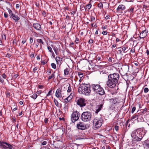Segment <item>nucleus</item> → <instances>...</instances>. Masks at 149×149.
<instances>
[{
  "label": "nucleus",
  "instance_id": "nucleus-17",
  "mask_svg": "<svg viewBox=\"0 0 149 149\" xmlns=\"http://www.w3.org/2000/svg\"><path fill=\"white\" fill-rule=\"evenodd\" d=\"M10 18H13V20H14L16 22L18 21L20 19L19 17L17 15H16L14 14L12 15V16Z\"/></svg>",
  "mask_w": 149,
  "mask_h": 149
},
{
  "label": "nucleus",
  "instance_id": "nucleus-55",
  "mask_svg": "<svg viewBox=\"0 0 149 149\" xmlns=\"http://www.w3.org/2000/svg\"><path fill=\"white\" fill-rule=\"evenodd\" d=\"M101 58V57L99 56L97 57V59L99 61L100 60Z\"/></svg>",
  "mask_w": 149,
  "mask_h": 149
},
{
  "label": "nucleus",
  "instance_id": "nucleus-3",
  "mask_svg": "<svg viewBox=\"0 0 149 149\" xmlns=\"http://www.w3.org/2000/svg\"><path fill=\"white\" fill-rule=\"evenodd\" d=\"M102 120L101 118H95L93 122V128L96 130L100 127L102 125Z\"/></svg>",
  "mask_w": 149,
  "mask_h": 149
},
{
  "label": "nucleus",
  "instance_id": "nucleus-34",
  "mask_svg": "<svg viewBox=\"0 0 149 149\" xmlns=\"http://www.w3.org/2000/svg\"><path fill=\"white\" fill-rule=\"evenodd\" d=\"M71 87L70 86V84H69V86L68 87V88L67 90V92L68 93H69L71 92Z\"/></svg>",
  "mask_w": 149,
  "mask_h": 149
},
{
  "label": "nucleus",
  "instance_id": "nucleus-18",
  "mask_svg": "<svg viewBox=\"0 0 149 149\" xmlns=\"http://www.w3.org/2000/svg\"><path fill=\"white\" fill-rule=\"evenodd\" d=\"M92 6V5L90 4H88L87 5L85 8V9L86 10L89 11L90 9L91 8Z\"/></svg>",
  "mask_w": 149,
  "mask_h": 149
},
{
  "label": "nucleus",
  "instance_id": "nucleus-9",
  "mask_svg": "<svg viewBox=\"0 0 149 149\" xmlns=\"http://www.w3.org/2000/svg\"><path fill=\"white\" fill-rule=\"evenodd\" d=\"M77 127L78 129L82 130H85L87 128L86 125L82 122H80L77 124Z\"/></svg>",
  "mask_w": 149,
  "mask_h": 149
},
{
  "label": "nucleus",
  "instance_id": "nucleus-35",
  "mask_svg": "<svg viewBox=\"0 0 149 149\" xmlns=\"http://www.w3.org/2000/svg\"><path fill=\"white\" fill-rule=\"evenodd\" d=\"M149 91V90L147 88H145L144 89V91L145 93H147Z\"/></svg>",
  "mask_w": 149,
  "mask_h": 149
},
{
  "label": "nucleus",
  "instance_id": "nucleus-7",
  "mask_svg": "<svg viewBox=\"0 0 149 149\" xmlns=\"http://www.w3.org/2000/svg\"><path fill=\"white\" fill-rule=\"evenodd\" d=\"M137 132L136 130H135L133 131L132 134H131V136L132 138H133L134 140L135 141H140L142 138V136L141 137H139L136 134V132Z\"/></svg>",
  "mask_w": 149,
  "mask_h": 149
},
{
  "label": "nucleus",
  "instance_id": "nucleus-11",
  "mask_svg": "<svg viewBox=\"0 0 149 149\" xmlns=\"http://www.w3.org/2000/svg\"><path fill=\"white\" fill-rule=\"evenodd\" d=\"M126 8L125 6L123 4L119 5L116 9L117 11L119 12H122V10H125Z\"/></svg>",
  "mask_w": 149,
  "mask_h": 149
},
{
  "label": "nucleus",
  "instance_id": "nucleus-6",
  "mask_svg": "<svg viewBox=\"0 0 149 149\" xmlns=\"http://www.w3.org/2000/svg\"><path fill=\"white\" fill-rule=\"evenodd\" d=\"M0 146L4 149H12L13 146L9 143L0 141Z\"/></svg>",
  "mask_w": 149,
  "mask_h": 149
},
{
  "label": "nucleus",
  "instance_id": "nucleus-48",
  "mask_svg": "<svg viewBox=\"0 0 149 149\" xmlns=\"http://www.w3.org/2000/svg\"><path fill=\"white\" fill-rule=\"evenodd\" d=\"M52 92V90H51L50 91H49V92L48 93H47V96H48L49 95H50V93H51Z\"/></svg>",
  "mask_w": 149,
  "mask_h": 149
},
{
  "label": "nucleus",
  "instance_id": "nucleus-21",
  "mask_svg": "<svg viewBox=\"0 0 149 149\" xmlns=\"http://www.w3.org/2000/svg\"><path fill=\"white\" fill-rule=\"evenodd\" d=\"M72 98L70 96H68L64 100L65 102L66 103L68 102Z\"/></svg>",
  "mask_w": 149,
  "mask_h": 149
},
{
  "label": "nucleus",
  "instance_id": "nucleus-59",
  "mask_svg": "<svg viewBox=\"0 0 149 149\" xmlns=\"http://www.w3.org/2000/svg\"><path fill=\"white\" fill-rule=\"evenodd\" d=\"M37 70V68L36 67H35L33 69V71L35 72Z\"/></svg>",
  "mask_w": 149,
  "mask_h": 149
},
{
  "label": "nucleus",
  "instance_id": "nucleus-39",
  "mask_svg": "<svg viewBox=\"0 0 149 149\" xmlns=\"http://www.w3.org/2000/svg\"><path fill=\"white\" fill-rule=\"evenodd\" d=\"M33 38H30L29 42L31 44L33 42Z\"/></svg>",
  "mask_w": 149,
  "mask_h": 149
},
{
  "label": "nucleus",
  "instance_id": "nucleus-19",
  "mask_svg": "<svg viewBox=\"0 0 149 149\" xmlns=\"http://www.w3.org/2000/svg\"><path fill=\"white\" fill-rule=\"evenodd\" d=\"M6 8L8 10L9 14V16H10V18L12 16V15H13L14 14L13 13L12 11L8 7H6Z\"/></svg>",
  "mask_w": 149,
  "mask_h": 149
},
{
  "label": "nucleus",
  "instance_id": "nucleus-56",
  "mask_svg": "<svg viewBox=\"0 0 149 149\" xmlns=\"http://www.w3.org/2000/svg\"><path fill=\"white\" fill-rule=\"evenodd\" d=\"M131 52L132 53H134L135 52V49H132L131 50Z\"/></svg>",
  "mask_w": 149,
  "mask_h": 149
},
{
  "label": "nucleus",
  "instance_id": "nucleus-46",
  "mask_svg": "<svg viewBox=\"0 0 149 149\" xmlns=\"http://www.w3.org/2000/svg\"><path fill=\"white\" fill-rule=\"evenodd\" d=\"M4 17L5 18H7L8 17V15L6 13H5L4 14Z\"/></svg>",
  "mask_w": 149,
  "mask_h": 149
},
{
  "label": "nucleus",
  "instance_id": "nucleus-47",
  "mask_svg": "<svg viewBox=\"0 0 149 149\" xmlns=\"http://www.w3.org/2000/svg\"><path fill=\"white\" fill-rule=\"evenodd\" d=\"M47 143V141H44L42 143V145L44 146Z\"/></svg>",
  "mask_w": 149,
  "mask_h": 149
},
{
  "label": "nucleus",
  "instance_id": "nucleus-2",
  "mask_svg": "<svg viewBox=\"0 0 149 149\" xmlns=\"http://www.w3.org/2000/svg\"><path fill=\"white\" fill-rule=\"evenodd\" d=\"M79 93L84 94L86 95H89L90 94L91 90L90 87L88 85L86 86L85 84H81L78 89Z\"/></svg>",
  "mask_w": 149,
  "mask_h": 149
},
{
  "label": "nucleus",
  "instance_id": "nucleus-42",
  "mask_svg": "<svg viewBox=\"0 0 149 149\" xmlns=\"http://www.w3.org/2000/svg\"><path fill=\"white\" fill-rule=\"evenodd\" d=\"M93 42V40L92 39H90L88 41V43L90 44H92Z\"/></svg>",
  "mask_w": 149,
  "mask_h": 149
},
{
  "label": "nucleus",
  "instance_id": "nucleus-31",
  "mask_svg": "<svg viewBox=\"0 0 149 149\" xmlns=\"http://www.w3.org/2000/svg\"><path fill=\"white\" fill-rule=\"evenodd\" d=\"M54 73H53L50 76H49V77H48V80L51 79L52 78H53L54 77Z\"/></svg>",
  "mask_w": 149,
  "mask_h": 149
},
{
  "label": "nucleus",
  "instance_id": "nucleus-32",
  "mask_svg": "<svg viewBox=\"0 0 149 149\" xmlns=\"http://www.w3.org/2000/svg\"><path fill=\"white\" fill-rule=\"evenodd\" d=\"M51 65L52 67L53 68H54V69H55L56 68V65L55 63H52L51 64Z\"/></svg>",
  "mask_w": 149,
  "mask_h": 149
},
{
  "label": "nucleus",
  "instance_id": "nucleus-29",
  "mask_svg": "<svg viewBox=\"0 0 149 149\" xmlns=\"http://www.w3.org/2000/svg\"><path fill=\"white\" fill-rule=\"evenodd\" d=\"M103 4L101 3H98L97 5L98 7L100 8H103Z\"/></svg>",
  "mask_w": 149,
  "mask_h": 149
},
{
  "label": "nucleus",
  "instance_id": "nucleus-8",
  "mask_svg": "<svg viewBox=\"0 0 149 149\" xmlns=\"http://www.w3.org/2000/svg\"><path fill=\"white\" fill-rule=\"evenodd\" d=\"M77 104L81 107H84L86 105V101L84 99L81 98L77 100Z\"/></svg>",
  "mask_w": 149,
  "mask_h": 149
},
{
  "label": "nucleus",
  "instance_id": "nucleus-57",
  "mask_svg": "<svg viewBox=\"0 0 149 149\" xmlns=\"http://www.w3.org/2000/svg\"><path fill=\"white\" fill-rule=\"evenodd\" d=\"M36 6L37 7H38L39 6V4L37 2H36Z\"/></svg>",
  "mask_w": 149,
  "mask_h": 149
},
{
  "label": "nucleus",
  "instance_id": "nucleus-12",
  "mask_svg": "<svg viewBox=\"0 0 149 149\" xmlns=\"http://www.w3.org/2000/svg\"><path fill=\"white\" fill-rule=\"evenodd\" d=\"M148 31L145 30L142 32L140 35V37L141 38H145L147 35Z\"/></svg>",
  "mask_w": 149,
  "mask_h": 149
},
{
  "label": "nucleus",
  "instance_id": "nucleus-60",
  "mask_svg": "<svg viewBox=\"0 0 149 149\" xmlns=\"http://www.w3.org/2000/svg\"><path fill=\"white\" fill-rule=\"evenodd\" d=\"M109 15H107L106 16V17H105V19H107L109 18Z\"/></svg>",
  "mask_w": 149,
  "mask_h": 149
},
{
  "label": "nucleus",
  "instance_id": "nucleus-52",
  "mask_svg": "<svg viewBox=\"0 0 149 149\" xmlns=\"http://www.w3.org/2000/svg\"><path fill=\"white\" fill-rule=\"evenodd\" d=\"M3 80L0 77V82H1V83H3Z\"/></svg>",
  "mask_w": 149,
  "mask_h": 149
},
{
  "label": "nucleus",
  "instance_id": "nucleus-28",
  "mask_svg": "<svg viewBox=\"0 0 149 149\" xmlns=\"http://www.w3.org/2000/svg\"><path fill=\"white\" fill-rule=\"evenodd\" d=\"M31 97L32 98L36 99L37 97V95L36 94H33Z\"/></svg>",
  "mask_w": 149,
  "mask_h": 149
},
{
  "label": "nucleus",
  "instance_id": "nucleus-49",
  "mask_svg": "<svg viewBox=\"0 0 149 149\" xmlns=\"http://www.w3.org/2000/svg\"><path fill=\"white\" fill-rule=\"evenodd\" d=\"M41 92H42V91H37V93H36L38 94V95H40V94H41Z\"/></svg>",
  "mask_w": 149,
  "mask_h": 149
},
{
  "label": "nucleus",
  "instance_id": "nucleus-63",
  "mask_svg": "<svg viewBox=\"0 0 149 149\" xmlns=\"http://www.w3.org/2000/svg\"><path fill=\"white\" fill-rule=\"evenodd\" d=\"M36 58H37V60H39L40 59V56H37Z\"/></svg>",
  "mask_w": 149,
  "mask_h": 149
},
{
  "label": "nucleus",
  "instance_id": "nucleus-14",
  "mask_svg": "<svg viewBox=\"0 0 149 149\" xmlns=\"http://www.w3.org/2000/svg\"><path fill=\"white\" fill-rule=\"evenodd\" d=\"M96 93L100 95H103L105 94V93L103 88L100 87Z\"/></svg>",
  "mask_w": 149,
  "mask_h": 149
},
{
  "label": "nucleus",
  "instance_id": "nucleus-22",
  "mask_svg": "<svg viewBox=\"0 0 149 149\" xmlns=\"http://www.w3.org/2000/svg\"><path fill=\"white\" fill-rule=\"evenodd\" d=\"M69 72V70L68 68H66L64 70V74L65 75H67L68 74Z\"/></svg>",
  "mask_w": 149,
  "mask_h": 149
},
{
  "label": "nucleus",
  "instance_id": "nucleus-41",
  "mask_svg": "<svg viewBox=\"0 0 149 149\" xmlns=\"http://www.w3.org/2000/svg\"><path fill=\"white\" fill-rule=\"evenodd\" d=\"M102 33L104 35H106L107 34V32L106 31H104L102 32Z\"/></svg>",
  "mask_w": 149,
  "mask_h": 149
},
{
  "label": "nucleus",
  "instance_id": "nucleus-61",
  "mask_svg": "<svg viewBox=\"0 0 149 149\" xmlns=\"http://www.w3.org/2000/svg\"><path fill=\"white\" fill-rule=\"evenodd\" d=\"M19 4H17L16 6V8H19Z\"/></svg>",
  "mask_w": 149,
  "mask_h": 149
},
{
  "label": "nucleus",
  "instance_id": "nucleus-25",
  "mask_svg": "<svg viewBox=\"0 0 149 149\" xmlns=\"http://www.w3.org/2000/svg\"><path fill=\"white\" fill-rule=\"evenodd\" d=\"M56 60L57 62H61L62 60V59L59 57H57L56 58Z\"/></svg>",
  "mask_w": 149,
  "mask_h": 149
},
{
  "label": "nucleus",
  "instance_id": "nucleus-1",
  "mask_svg": "<svg viewBox=\"0 0 149 149\" xmlns=\"http://www.w3.org/2000/svg\"><path fill=\"white\" fill-rule=\"evenodd\" d=\"M108 78L107 85L110 88H113L118 82L119 78V75L117 73L110 74L108 76Z\"/></svg>",
  "mask_w": 149,
  "mask_h": 149
},
{
  "label": "nucleus",
  "instance_id": "nucleus-24",
  "mask_svg": "<svg viewBox=\"0 0 149 149\" xmlns=\"http://www.w3.org/2000/svg\"><path fill=\"white\" fill-rule=\"evenodd\" d=\"M54 102L55 104L56 105V106L57 107H59V104L57 100H56L55 99H54Z\"/></svg>",
  "mask_w": 149,
  "mask_h": 149
},
{
  "label": "nucleus",
  "instance_id": "nucleus-45",
  "mask_svg": "<svg viewBox=\"0 0 149 149\" xmlns=\"http://www.w3.org/2000/svg\"><path fill=\"white\" fill-rule=\"evenodd\" d=\"M2 37L3 39H4V40H6V36L5 35H2Z\"/></svg>",
  "mask_w": 149,
  "mask_h": 149
},
{
  "label": "nucleus",
  "instance_id": "nucleus-44",
  "mask_svg": "<svg viewBox=\"0 0 149 149\" xmlns=\"http://www.w3.org/2000/svg\"><path fill=\"white\" fill-rule=\"evenodd\" d=\"M2 77L4 79H5L7 77L6 75H5L4 73H3L2 74Z\"/></svg>",
  "mask_w": 149,
  "mask_h": 149
},
{
  "label": "nucleus",
  "instance_id": "nucleus-51",
  "mask_svg": "<svg viewBox=\"0 0 149 149\" xmlns=\"http://www.w3.org/2000/svg\"><path fill=\"white\" fill-rule=\"evenodd\" d=\"M41 63L43 65H44L46 63V62L44 61H41Z\"/></svg>",
  "mask_w": 149,
  "mask_h": 149
},
{
  "label": "nucleus",
  "instance_id": "nucleus-37",
  "mask_svg": "<svg viewBox=\"0 0 149 149\" xmlns=\"http://www.w3.org/2000/svg\"><path fill=\"white\" fill-rule=\"evenodd\" d=\"M135 109H136L135 107H133V108H132V111H131L132 113H133L134 112V111L135 110Z\"/></svg>",
  "mask_w": 149,
  "mask_h": 149
},
{
  "label": "nucleus",
  "instance_id": "nucleus-40",
  "mask_svg": "<svg viewBox=\"0 0 149 149\" xmlns=\"http://www.w3.org/2000/svg\"><path fill=\"white\" fill-rule=\"evenodd\" d=\"M95 17H94L92 16L91 17V21H94L95 20Z\"/></svg>",
  "mask_w": 149,
  "mask_h": 149
},
{
  "label": "nucleus",
  "instance_id": "nucleus-58",
  "mask_svg": "<svg viewBox=\"0 0 149 149\" xmlns=\"http://www.w3.org/2000/svg\"><path fill=\"white\" fill-rule=\"evenodd\" d=\"M34 55L33 54H31L30 55V57L32 58L33 57H34Z\"/></svg>",
  "mask_w": 149,
  "mask_h": 149
},
{
  "label": "nucleus",
  "instance_id": "nucleus-20",
  "mask_svg": "<svg viewBox=\"0 0 149 149\" xmlns=\"http://www.w3.org/2000/svg\"><path fill=\"white\" fill-rule=\"evenodd\" d=\"M63 110L65 113H66L68 110V105L66 104H65L63 106Z\"/></svg>",
  "mask_w": 149,
  "mask_h": 149
},
{
  "label": "nucleus",
  "instance_id": "nucleus-23",
  "mask_svg": "<svg viewBox=\"0 0 149 149\" xmlns=\"http://www.w3.org/2000/svg\"><path fill=\"white\" fill-rule=\"evenodd\" d=\"M53 49L54 51L56 54L57 55L58 53V50L57 47H53Z\"/></svg>",
  "mask_w": 149,
  "mask_h": 149
},
{
  "label": "nucleus",
  "instance_id": "nucleus-54",
  "mask_svg": "<svg viewBox=\"0 0 149 149\" xmlns=\"http://www.w3.org/2000/svg\"><path fill=\"white\" fill-rule=\"evenodd\" d=\"M126 50V48L125 47H123L122 48V51L124 52Z\"/></svg>",
  "mask_w": 149,
  "mask_h": 149
},
{
  "label": "nucleus",
  "instance_id": "nucleus-33",
  "mask_svg": "<svg viewBox=\"0 0 149 149\" xmlns=\"http://www.w3.org/2000/svg\"><path fill=\"white\" fill-rule=\"evenodd\" d=\"M78 76H79L80 78L81 79L83 77V73L81 72H79Z\"/></svg>",
  "mask_w": 149,
  "mask_h": 149
},
{
  "label": "nucleus",
  "instance_id": "nucleus-62",
  "mask_svg": "<svg viewBox=\"0 0 149 149\" xmlns=\"http://www.w3.org/2000/svg\"><path fill=\"white\" fill-rule=\"evenodd\" d=\"M77 146V144H73L71 145V146H72L73 147H74V146Z\"/></svg>",
  "mask_w": 149,
  "mask_h": 149
},
{
  "label": "nucleus",
  "instance_id": "nucleus-16",
  "mask_svg": "<svg viewBox=\"0 0 149 149\" xmlns=\"http://www.w3.org/2000/svg\"><path fill=\"white\" fill-rule=\"evenodd\" d=\"M61 90L60 88L58 89L56 91V96L57 97H61Z\"/></svg>",
  "mask_w": 149,
  "mask_h": 149
},
{
  "label": "nucleus",
  "instance_id": "nucleus-27",
  "mask_svg": "<svg viewBox=\"0 0 149 149\" xmlns=\"http://www.w3.org/2000/svg\"><path fill=\"white\" fill-rule=\"evenodd\" d=\"M138 115H134L131 118V119H133L137 118V119L138 120H139L138 118Z\"/></svg>",
  "mask_w": 149,
  "mask_h": 149
},
{
  "label": "nucleus",
  "instance_id": "nucleus-50",
  "mask_svg": "<svg viewBox=\"0 0 149 149\" xmlns=\"http://www.w3.org/2000/svg\"><path fill=\"white\" fill-rule=\"evenodd\" d=\"M47 74L48 75H49L51 73V71L50 70H48L47 71Z\"/></svg>",
  "mask_w": 149,
  "mask_h": 149
},
{
  "label": "nucleus",
  "instance_id": "nucleus-64",
  "mask_svg": "<svg viewBox=\"0 0 149 149\" xmlns=\"http://www.w3.org/2000/svg\"><path fill=\"white\" fill-rule=\"evenodd\" d=\"M146 53L147 54V55L149 54V51L148 49H147L146 50Z\"/></svg>",
  "mask_w": 149,
  "mask_h": 149
},
{
  "label": "nucleus",
  "instance_id": "nucleus-26",
  "mask_svg": "<svg viewBox=\"0 0 149 149\" xmlns=\"http://www.w3.org/2000/svg\"><path fill=\"white\" fill-rule=\"evenodd\" d=\"M37 41L38 43H40L42 44H44V42L41 39H38L36 40Z\"/></svg>",
  "mask_w": 149,
  "mask_h": 149
},
{
  "label": "nucleus",
  "instance_id": "nucleus-4",
  "mask_svg": "<svg viewBox=\"0 0 149 149\" xmlns=\"http://www.w3.org/2000/svg\"><path fill=\"white\" fill-rule=\"evenodd\" d=\"M92 116L91 113L90 112L87 111L84 112L82 113L81 116V118L83 121L88 122L90 120Z\"/></svg>",
  "mask_w": 149,
  "mask_h": 149
},
{
  "label": "nucleus",
  "instance_id": "nucleus-5",
  "mask_svg": "<svg viewBox=\"0 0 149 149\" xmlns=\"http://www.w3.org/2000/svg\"><path fill=\"white\" fill-rule=\"evenodd\" d=\"M79 113L77 111H74L72 114L71 117V120L72 123H74L77 120L79 117Z\"/></svg>",
  "mask_w": 149,
  "mask_h": 149
},
{
  "label": "nucleus",
  "instance_id": "nucleus-38",
  "mask_svg": "<svg viewBox=\"0 0 149 149\" xmlns=\"http://www.w3.org/2000/svg\"><path fill=\"white\" fill-rule=\"evenodd\" d=\"M115 130L116 131H118V129H119V127H118V126H117V125H116L115 126Z\"/></svg>",
  "mask_w": 149,
  "mask_h": 149
},
{
  "label": "nucleus",
  "instance_id": "nucleus-53",
  "mask_svg": "<svg viewBox=\"0 0 149 149\" xmlns=\"http://www.w3.org/2000/svg\"><path fill=\"white\" fill-rule=\"evenodd\" d=\"M134 10V8H131L130 9V11L131 12H132Z\"/></svg>",
  "mask_w": 149,
  "mask_h": 149
},
{
  "label": "nucleus",
  "instance_id": "nucleus-43",
  "mask_svg": "<svg viewBox=\"0 0 149 149\" xmlns=\"http://www.w3.org/2000/svg\"><path fill=\"white\" fill-rule=\"evenodd\" d=\"M48 121V118H45V120H44V122H45V123H47Z\"/></svg>",
  "mask_w": 149,
  "mask_h": 149
},
{
  "label": "nucleus",
  "instance_id": "nucleus-36",
  "mask_svg": "<svg viewBox=\"0 0 149 149\" xmlns=\"http://www.w3.org/2000/svg\"><path fill=\"white\" fill-rule=\"evenodd\" d=\"M147 111V109L146 108H145L143 109L141 111V113H144L146 111Z\"/></svg>",
  "mask_w": 149,
  "mask_h": 149
},
{
  "label": "nucleus",
  "instance_id": "nucleus-10",
  "mask_svg": "<svg viewBox=\"0 0 149 149\" xmlns=\"http://www.w3.org/2000/svg\"><path fill=\"white\" fill-rule=\"evenodd\" d=\"M100 87V85L99 84H93L91 86L92 89L95 93H97Z\"/></svg>",
  "mask_w": 149,
  "mask_h": 149
},
{
  "label": "nucleus",
  "instance_id": "nucleus-30",
  "mask_svg": "<svg viewBox=\"0 0 149 149\" xmlns=\"http://www.w3.org/2000/svg\"><path fill=\"white\" fill-rule=\"evenodd\" d=\"M47 49L51 53H53V51L52 50V48L50 46H47Z\"/></svg>",
  "mask_w": 149,
  "mask_h": 149
},
{
  "label": "nucleus",
  "instance_id": "nucleus-15",
  "mask_svg": "<svg viewBox=\"0 0 149 149\" xmlns=\"http://www.w3.org/2000/svg\"><path fill=\"white\" fill-rule=\"evenodd\" d=\"M103 106V104H101L100 105H97L96 107V109L95 112V113H97L102 109Z\"/></svg>",
  "mask_w": 149,
  "mask_h": 149
},
{
  "label": "nucleus",
  "instance_id": "nucleus-13",
  "mask_svg": "<svg viewBox=\"0 0 149 149\" xmlns=\"http://www.w3.org/2000/svg\"><path fill=\"white\" fill-rule=\"evenodd\" d=\"M33 27L35 29L37 30H40L41 29V26L39 23L33 24Z\"/></svg>",
  "mask_w": 149,
  "mask_h": 149
}]
</instances>
